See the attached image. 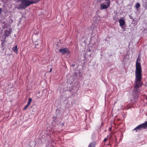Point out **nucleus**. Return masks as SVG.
<instances>
[{
    "label": "nucleus",
    "instance_id": "1",
    "mask_svg": "<svg viewBox=\"0 0 147 147\" xmlns=\"http://www.w3.org/2000/svg\"><path fill=\"white\" fill-rule=\"evenodd\" d=\"M139 60V57H138L136 61V69L135 70V82L133 92V94L135 96V98L137 97L140 91L139 88L142 84L141 82L142 79V68L140 63L138 62Z\"/></svg>",
    "mask_w": 147,
    "mask_h": 147
},
{
    "label": "nucleus",
    "instance_id": "13",
    "mask_svg": "<svg viewBox=\"0 0 147 147\" xmlns=\"http://www.w3.org/2000/svg\"><path fill=\"white\" fill-rule=\"evenodd\" d=\"M18 2H21L23 0H17Z\"/></svg>",
    "mask_w": 147,
    "mask_h": 147
},
{
    "label": "nucleus",
    "instance_id": "10",
    "mask_svg": "<svg viewBox=\"0 0 147 147\" xmlns=\"http://www.w3.org/2000/svg\"><path fill=\"white\" fill-rule=\"evenodd\" d=\"M140 4L139 3H136L135 6L136 8H138L139 7H140Z\"/></svg>",
    "mask_w": 147,
    "mask_h": 147
},
{
    "label": "nucleus",
    "instance_id": "3",
    "mask_svg": "<svg viewBox=\"0 0 147 147\" xmlns=\"http://www.w3.org/2000/svg\"><path fill=\"white\" fill-rule=\"evenodd\" d=\"M147 127V121L144 123L142 124L137 126L134 130L137 129H141L142 128H146Z\"/></svg>",
    "mask_w": 147,
    "mask_h": 147
},
{
    "label": "nucleus",
    "instance_id": "2",
    "mask_svg": "<svg viewBox=\"0 0 147 147\" xmlns=\"http://www.w3.org/2000/svg\"><path fill=\"white\" fill-rule=\"evenodd\" d=\"M39 1V0H32L30 1L28 0H23L21 3L17 7L18 9H25L30 5L36 3Z\"/></svg>",
    "mask_w": 147,
    "mask_h": 147
},
{
    "label": "nucleus",
    "instance_id": "7",
    "mask_svg": "<svg viewBox=\"0 0 147 147\" xmlns=\"http://www.w3.org/2000/svg\"><path fill=\"white\" fill-rule=\"evenodd\" d=\"M12 50L14 52L17 54L18 53L17 46L16 45L15 46L13 47L12 48Z\"/></svg>",
    "mask_w": 147,
    "mask_h": 147
},
{
    "label": "nucleus",
    "instance_id": "12",
    "mask_svg": "<svg viewBox=\"0 0 147 147\" xmlns=\"http://www.w3.org/2000/svg\"><path fill=\"white\" fill-rule=\"evenodd\" d=\"M109 137V136H107V138H105L104 140L103 141L104 142H106L107 140V138Z\"/></svg>",
    "mask_w": 147,
    "mask_h": 147
},
{
    "label": "nucleus",
    "instance_id": "5",
    "mask_svg": "<svg viewBox=\"0 0 147 147\" xmlns=\"http://www.w3.org/2000/svg\"><path fill=\"white\" fill-rule=\"evenodd\" d=\"M59 51H60L61 54L63 55L67 53L69 54V51L68 49L66 48L60 49Z\"/></svg>",
    "mask_w": 147,
    "mask_h": 147
},
{
    "label": "nucleus",
    "instance_id": "18",
    "mask_svg": "<svg viewBox=\"0 0 147 147\" xmlns=\"http://www.w3.org/2000/svg\"><path fill=\"white\" fill-rule=\"evenodd\" d=\"M52 69H51V68L50 69V72H51V71H52Z\"/></svg>",
    "mask_w": 147,
    "mask_h": 147
},
{
    "label": "nucleus",
    "instance_id": "14",
    "mask_svg": "<svg viewBox=\"0 0 147 147\" xmlns=\"http://www.w3.org/2000/svg\"><path fill=\"white\" fill-rule=\"evenodd\" d=\"M105 1H108V2H110V3L111 4V2H110V0H105Z\"/></svg>",
    "mask_w": 147,
    "mask_h": 147
},
{
    "label": "nucleus",
    "instance_id": "6",
    "mask_svg": "<svg viewBox=\"0 0 147 147\" xmlns=\"http://www.w3.org/2000/svg\"><path fill=\"white\" fill-rule=\"evenodd\" d=\"M119 26L122 28L123 26L125 24V20L123 19H119Z\"/></svg>",
    "mask_w": 147,
    "mask_h": 147
},
{
    "label": "nucleus",
    "instance_id": "8",
    "mask_svg": "<svg viewBox=\"0 0 147 147\" xmlns=\"http://www.w3.org/2000/svg\"><path fill=\"white\" fill-rule=\"evenodd\" d=\"M95 142L92 143L89 145L88 147H95Z\"/></svg>",
    "mask_w": 147,
    "mask_h": 147
},
{
    "label": "nucleus",
    "instance_id": "9",
    "mask_svg": "<svg viewBox=\"0 0 147 147\" xmlns=\"http://www.w3.org/2000/svg\"><path fill=\"white\" fill-rule=\"evenodd\" d=\"M32 99L31 98H28V103L27 104L28 105H30V104L31 102L32 101Z\"/></svg>",
    "mask_w": 147,
    "mask_h": 147
},
{
    "label": "nucleus",
    "instance_id": "17",
    "mask_svg": "<svg viewBox=\"0 0 147 147\" xmlns=\"http://www.w3.org/2000/svg\"><path fill=\"white\" fill-rule=\"evenodd\" d=\"M111 128H110L109 129V131H110V130H111Z\"/></svg>",
    "mask_w": 147,
    "mask_h": 147
},
{
    "label": "nucleus",
    "instance_id": "4",
    "mask_svg": "<svg viewBox=\"0 0 147 147\" xmlns=\"http://www.w3.org/2000/svg\"><path fill=\"white\" fill-rule=\"evenodd\" d=\"M106 3L107 4V5H106L105 3H102L101 4L100 8L101 10H102L104 9H106L109 7L110 5V3L109 2H108Z\"/></svg>",
    "mask_w": 147,
    "mask_h": 147
},
{
    "label": "nucleus",
    "instance_id": "15",
    "mask_svg": "<svg viewBox=\"0 0 147 147\" xmlns=\"http://www.w3.org/2000/svg\"><path fill=\"white\" fill-rule=\"evenodd\" d=\"M1 9L0 8V14L1 13Z\"/></svg>",
    "mask_w": 147,
    "mask_h": 147
},
{
    "label": "nucleus",
    "instance_id": "16",
    "mask_svg": "<svg viewBox=\"0 0 147 147\" xmlns=\"http://www.w3.org/2000/svg\"><path fill=\"white\" fill-rule=\"evenodd\" d=\"M55 118H56V117H55L54 116L53 117V119H55Z\"/></svg>",
    "mask_w": 147,
    "mask_h": 147
},
{
    "label": "nucleus",
    "instance_id": "11",
    "mask_svg": "<svg viewBox=\"0 0 147 147\" xmlns=\"http://www.w3.org/2000/svg\"><path fill=\"white\" fill-rule=\"evenodd\" d=\"M29 106V105H28V104L26 106L24 107V108H23V110H25L27 108V107Z\"/></svg>",
    "mask_w": 147,
    "mask_h": 147
}]
</instances>
